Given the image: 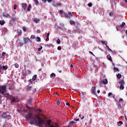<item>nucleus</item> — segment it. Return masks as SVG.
Masks as SVG:
<instances>
[{
  "instance_id": "12",
  "label": "nucleus",
  "mask_w": 127,
  "mask_h": 127,
  "mask_svg": "<svg viewBox=\"0 0 127 127\" xmlns=\"http://www.w3.org/2000/svg\"><path fill=\"white\" fill-rule=\"evenodd\" d=\"M0 89H1V90H4V91H6V86L5 85H3L0 86Z\"/></svg>"
},
{
  "instance_id": "7",
  "label": "nucleus",
  "mask_w": 127,
  "mask_h": 127,
  "mask_svg": "<svg viewBox=\"0 0 127 127\" xmlns=\"http://www.w3.org/2000/svg\"><path fill=\"white\" fill-rule=\"evenodd\" d=\"M17 34L18 35V36H21V34H22V31L20 29H17Z\"/></svg>"
},
{
  "instance_id": "48",
  "label": "nucleus",
  "mask_w": 127,
  "mask_h": 127,
  "mask_svg": "<svg viewBox=\"0 0 127 127\" xmlns=\"http://www.w3.org/2000/svg\"><path fill=\"white\" fill-rule=\"evenodd\" d=\"M123 101H124V99L121 98L119 99V102H123Z\"/></svg>"
},
{
  "instance_id": "50",
  "label": "nucleus",
  "mask_w": 127,
  "mask_h": 127,
  "mask_svg": "<svg viewBox=\"0 0 127 127\" xmlns=\"http://www.w3.org/2000/svg\"><path fill=\"white\" fill-rule=\"evenodd\" d=\"M46 40L47 41H49V37H47V38H46Z\"/></svg>"
},
{
  "instance_id": "29",
  "label": "nucleus",
  "mask_w": 127,
  "mask_h": 127,
  "mask_svg": "<svg viewBox=\"0 0 127 127\" xmlns=\"http://www.w3.org/2000/svg\"><path fill=\"white\" fill-rule=\"evenodd\" d=\"M106 47H107V48H108L109 51H110L111 52H113V50H112V49H111L110 48V47H109L107 45V44H106Z\"/></svg>"
},
{
  "instance_id": "25",
  "label": "nucleus",
  "mask_w": 127,
  "mask_h": 127,
  "mask_svg": "<svg viewBox=\"0 0 127 127\" xmlns=\"http://www.w3.org/2000/svg\"><path fill=\"white\" fill-rule=\"evenodd\" d=\"M117 77L118 78V79H121V78H122V74L119 73L117 75Z\"/></svg>"
},
{
  "instance_id": "36",
  "label": "nucleus",
  "mask_w": 127,
  "mask_h": 127,
  "mask_svg": "<svg viewBox=\"0 0 127 127\" xmlns=\"http://www.w3.org/2000/svg\"><path fill=\"white\" fill-rule=\"evenodd\" d=\"M23 31H24V32H26V27H25V26L23 27Z\"/></svg>"
},
{
  "instance_id": "9",
  "label": "nucleus",
  "mask_w": 127,
  "mask_h": 127,
  "mask_svg": "<svg viewBox=\"0 0 127 127\" xmlns=\"http://www.w3.org/2000/svg\"><path fill=\"white\" fill-rule=\"evenodd\" d=\"M22 8H23L24 10L25 11V9L26 8V7H27V4L22 3Z\"/></svg>"
},
{
  "instance_id": "45",
  "label": "nucleus",
  "mask_w": 127,
  "mask_h": 127,
  "mask_svg": "<svg viewBox=\"0 0 127 127\" xmlns=\"http://www.w3.org/2000/svg\"><path fill=\"white\" fill-rule=\"evenodd\" d=\"M110 16L112 17L113 15H114V13L113 12H111L109 14Z\"/></svg>"
},
{
  "instance_id": "46",
  "label": "nucleus",
  "mask_w": 127,
  "mask_h": 127,
  "mask_svg": "<svg viewBox=\"0 0 127 127\" xmlns=\"http://www.w3.org/2000/svg\"><path fill=\"white\" fill-rule=\"evenodd\" d=\"M112 92L109 93V94H108V97H110V96H112Z\"/></svg>"
},
{
  "instance_id": "35",
  "label": "nucleus",
  "mask_w": 127,
  "mask_h": 127,
  "mask_svg": "<svg viewBox=\"0 0 127 127\" xmlns=\"http://www.w3.org/2000/svg\"><path fill=\"white\" fill-rule=\"evenodd\" d=\"M17 8V5H16V4H15L13 6V10H15V9H16Z\"/></svg>"
},
{
  "instance_id": "44",
  "label": "nucleus",
  "mask_w": 127,
  "mask_h": 127,
  "mask_svg": "<svg viewBox=\"0 0 127 127\" xmlns=\"http://www.w3.org/2000/svg\"><path fill=\"white\" fill-rule=\"evenodd\" d=\"M1 55H2V56H3V57L4 56V55H5V53H4V52H2Z\"/></svg>"
},
{
  "instance_id": "27",
  "label": "nucleus",
  "mask_w": 127,
  "mask_h": 127,
  "mask_svg": "<svg viewBox=\"0 0 127 127\" xmlns=\"http://www.w3.org/2000/svg\"><path fill=\"white\" fill-rule=\"evenodd\" d=\"M36 77H37V75H35L34 76H33L32 77L33 81H35V80H36Z\"/></svg>"
},
{
  "instance_id": "32",
  "label": "nucleus",
  "mask_w": 127,
  "mask_h": 127,
  "mask_svg": "<svg viewBox=\"0 0 127 127\" xmlns=\"http://www.w3.org/2000/svg\"><path fill=\"white\" fill-rule=\"evenodd\" d=\"M5 91L6 90H3L2 91L1 90V91H0V92L1 94L4 95H5V94H4V92H5Z\"/></svg>"
},
{
  "instance_id": "14",
  "label": "nucleus",
  "mask_w": 127,
  "mask_h": 127,
  "mask_svg": "<svg viewBox=\"0 0 127 127\" xmlns=\"http://www.w3.org/2000/svg\"><path fill=\"white\" fill-rule=\"evenodd\" d=\"M107 59H108V60H109V61L113 62V60H112V57H111V56H110V55L107 56Z\"/></svg>"
},
{
  "instance_id": "61",
  "label": "nucleus",
  "mask_w": 127,
  "mask_h": 127,
  "mask_svg": "<svg viewBox=\"0 0 127 127\" xmlns=\"http://www.w3.org/2000/svg\"><path fill=\"white\" fill-rule=\"evenodd\" d=\"M58 105H60V102H59V100L58 101H57Z\"/></svg>"
},
{
  "instance_id": "28",
  "label": "nucleus",
  "mask_w": 127,
  "mask_h": 127,
  "mask_svg": "<svg viewBox=\"0 0 127 127\" xmlns=\"http://www.w3.org/2000/svg\"><path fill=\"white\" fill-rule=\"evenodd\" d=\"M70 23L71 25H75V22L74 21L70 20Z\"/></svg>"
},
{
  "instance_id": "18",
  "label": "nucleus",
  "mask_w": 127,
  "mask_h": 127,
  "mask_svg": "<svg viewBox=\"0 0 127 127\" xmlns=\"http://www.w3.org/2000/svg\"><path fill=\"white\" fill-rule=\"evenodd\" d=\"M74 124H76V122H74L73 121H71L69 124V127H71V126H73Z\"/></svg>"
},
{
  "instance_id": "63",
  "label": "nucleus",
  "mask_w": 127,
  "mask_h": 127,
  "mask_svg": "<svg viewBox=\"0 0 127 127\" xmlns=\"http://www.w3.org/2000/svg\"><path fill=\"white\" fill-rule=\"evenodd\" d=\"M62 5V4L60 3H58V4H57V5H58V6H60V5Z\"/></svg>"
},
{
  "instance_id": "37",
  "label": "nucleus",
  "mask_w": 127,
  "mask_h": 127,
  "mask_svg": "<svg viewBox=\"0 0 127 127\" xmlns=\"http://www.w3.org/2000/svg\"><path fill=\"white\" fill-rule=\"evenodd\" d=\"M61 42V41H60V39H58L57 40V43L58 44H60V43Z\"/></svg>"
},
{
  "instance_id": "1",
  "label": "nucleus",
  "mask_w": 127,
  "mask_h": 127,
  "mask_svg": "<svg viewBox=\"0 0 127 127\" xmlns=\"http://www.w3.org/2000/svg\"><path fill=\"white\" fill-rule=\"evenodd\" d=\"M35 117L36 123H35V125H36L37 127H43V125L45 123L44 120L41 119L38 115H36Z\"/></svg>"
},
{
  "instance_id": "41",
  "label": "nucleus",
  "mask_w": 127,
  "mask_h": 127,
  "mask_svg": "<svg viewBox=\"0 0 127 127\" xmlns=\"http://www.w3.org/2000/svg\"><path fill=\"white\" fill-rule=\"evenodd\" d=\"M41 49H42V46H40V48L38 49V51H41Z\"/></svg>"
},
{
  "instance_id": "17",
  "label": "nucleus",
  "mask_w": 127,
  "mask_h": 127,
  "mask_svg": "<svg viewBox=\"0 0 127 127\" xmlns=\"http://www.w3.org/2000/svg\"><path fill=\"white\" fill-rule=\"evenodd\" d=\"M33 21L35 22V23H38L39 21H40V20L37 19V18H35L33 19Z\"/></svg>"
},
{
  "instance_id": "15",
  "label": "nucleus",
  "mask_w": 127,
  "mask_h": 127,
  "mask_svg": "<svg viewBox=\"0 0 127 127\" xmlns=\"http://www.w3.org/2000/svg\"><path fill=\"white\" fill-rule=\"evenodd\" d=\"M92 92L93 94H95V95H96V87L94 86L92 88Z\"/></svg>"
},
{
  "instance_id": "11",
  "label": "nucleus",
  "mask_w": 127,
  "mask_h": 127,
  "mask_svg": "<svg viewBox=\"0 0 127 127\" xmlns=\"http://www.w3.org/2000/svg\"><path fill=\"white\" fill-rule=\"evenodd\" d=\"M32 88V87L31 86L28 85L26 87V91H31V89Z\"/></svg>"
},
{
  "instance_id": "2",
  "label": "nucleus",
  "mask_w": 127,
  "mask_h": 127,
  "mask_svg": "<svg viewBox=\"0 0 127 127\" xmlns=\"http://www.w3.org/2000/svg\"><path fill=\"white\" fill-rule=\"evenodd\" d=\"M25 118L27 120L31 121V122H29L30 125H35V123H36V119L35 117H33V114H32V113H29Z\"/></svg>"
},
{
  "instance_id": "59",
  "label": "nucleus",
  "mask_w": 127,
  "mask_h": 127,
  "mask_svg": "<svg viewBox=\"0 0 127 127\" xmlns=\"http://www.w3.org/2000/svg\"><path fill=\"white\" fill-rule=\"evenodd\" d=\"M48 2H51L52 1V0H47Z\"/></svg>"
},
{
  "instance_id": "24",
  "label": "nucleus",
  "mask_w": 127,
  "mask_h": 127,
  "mask_svg": "<svg viewBox=\"0 0 127 127\" xmlns=\"http://www.w3.org/2000/svg\"><path fill=\"white\" fill-rule=\"evenodd\" d=\"M26 108L27 109H28V110H29V111H31V110H32V107H30L28 106V105H26Z\"/></svg>"
},
{
  "instance_id": "5",
  "label": "nucleus",
  "mask_w": 127,
  "mask_h": 127,
  "mask_svg": "<svg viewBox=\"0 0 127 127\" xmlns=\"http://www.w3.org/2000/svg\"><path fill=\"white\" fill-rule=\"evenodd\" d=\"M10 100H11V103H16L17 102V98L15 97L11 96L10 98Z\"/></svg>"
},
{
  "instance_id": "13",
  "label": "nucleus",
  "mask_w": 127,
  "mask_h": 127,
  "mask_svg": "<svg viewBox=\"0 0 127 127\" xmlns=\"http://www.w3.org/2000/svg\"><path fill=\"white\" fill-rule=\"evenodd\" d=\"M3 16L4 17H9V14H7V13H3Z\"/></svg>"
},
{
  "instance_id": "20",
  "label": "nucleus",
  "mask_w": 127,
  "mask_h": 127,
  "mask_svg": "<svg viewBox=\"0 0 127 127\" xmlns=\"http://www.w3.org/2000/svg\"><path fill=\"white\" fill-rule=\"evenodd\" d=\"M50 77L51 78H55V77H56V74H55V73H52L51 75H50Z\"/></svg>"
},
{
  "instance_id": "52",
  "label": "nucleus",
  "mask_w": 127,
  "mask_h": 127,
  "mask_svg": "<svg viewBox=\"0 0 127 127\" xmlns=\"http://www.w3.org/2000/svg\"><path fill=\"white\" fill-rule=\"evenodd\" d=\"M27 72H28V73H29V74H31V71L28 70Z\"/></svg>"
},
{
  "instance_id": "57",
  "label": "nucleus",
  "mask_w": 127,
  "mask_h": 127,
  "mask_svg": "<svg viewBox=\"0 0 127 127\" xmlns=\"http://www.w3.org/2000/svg\"><path fill=\"white\" fill-rule=\"evenodd\" d=\"M66 106H70V104L68 102L66 103Z\"/></svg>"
},
{
  "instance_id": "38",
  "label": "nucleus",
  "mask_w": 127,
  "mask_h": 127,
  "mask_svg": "<svg viewBox=\"0 0 127 127\" xmlns=\"http://www.w3.org/2000/svg\"><path fill=\"white\" fill-rule=\"evenodd\" d=\"M114 70H115V72H118V71H120V70H119V68H118L117 67H114Z\"/></svg>"
},
{
  "instance_id": "47",
  "label": "nucleus",
  "mask_w": 127,
  "mask_h": 127,
  "mask_svg": "<svg viewBox=\"0 0 127 127\" xmlns=\"http://www.w3.org/2000/svg\"><path fill=\"white\" fill-rule=\"evenodd\" d=\"M118 124H119L120 125H122L123 124V122L122 121H119Z\"/></svg>"
},
{
  "instance_id": "21",
  "label": "nucleus",
  "mask_w": 127,
  "mask_h": 127,
  "mask_svg": "<svg viewBox=\"0 0 127 127\" xmlns=\"http://www.w3.org/2000/svg\"><path fill=\"white\" fill-rule=\"evenodd\" d=\"M40 41H41V39L40 38V37H37L36 38V42H40Z\"/></svg>"
},
{
  "instance_id": "62",
  "label": "nucleus",
  "mask_w": 127,
  "mask_h": 127,
  "mask_svg": "<svg viewBox=\"0 0 127 127\" xmlns=\"http://www.w3.org/2000/svg\"><path fill=\"white\" fill-rule=\"evenodd\" d=\"M68 14H69V15H72V13L70 12H69Z\"/></svg>"
},
{
  "instance_id": "3",
  "label": "nucleus",
  "mask_w": 127,
  "mask_h": 127,
  "mask_svg": "<svg viewBox=\"0 0 127 127\" xmlns=\"http://www.w3.org/2000/svg\"><path fill=\"white\" fill-rule=\"evenodd\" d=\"M0 119H6L8 121L11 120V116L9 115V112H4L2 114L0 115Z\"/></svg>"
},
{
  "instance_id": "53",
  "label": "nucleus",
  "mask_w": 127,
  "mask_h": 127,
  "mask_svg": "<svg viewBox=\"0 0 127 127\" xmlns=\"http://www.w3.org/2000/svg\"><path fill=\"white\" fill-rule=\"evenodd\" d=\"M75 122H79V119H74Z\"/></svg>"
},
{
  "instance_id": "51",
  "label": "nucleus",
  "mask_w": 127,
  "mask_h": 127,
  "mask_svg": "<svg viewBox=\"0 0 127 127\" xmlns=\"http://www.w3.org/2000/svg\"><path fill=\"white\" fill-rule=\"evenodd\" d=\"M101 43H102V44H105V43H106V42H105V41H102Z\"/></svg>"
},
{
  "instance_id": "60",
  "label": "nucleus",
  "mask_w": 127,
  "mask_h": 127,
  "mask_svg": "<svg viewBox=\"0 0 127 127\" xmlns=\"http://www.w3.org/2000/svg\"><path fill=\"white\" fill-rule=\"evenodd\" d=\"M37 111H38L39 112H41V110L40 109H37Z\"/></svg>"
},
{
  "instance_id": "55",
  "label": "nucleus",
  "mask_w": 127,
  "mask_h": 127,
  "mask_svg": "<svg viewBox=\"0 0 127 127\" xmlns=\"http://www.w3.org/2000/svg\"><path fill=\"white\" fill-rule=\"evenodd\" d=\"M37 33H40V30H37Z\"/></svg>"
},
{
  "instance_id": "40",
  "label": "nucleus",
  "mask_w": 127,
  "mask_h": 127,
  "mask_svg": "<svg viewBox=\"0 0 127 127\" xmlns=\"http://www.w3.org/2000/svg\"><path fill=\"white\" fill-rule=\"evenodd\" d=\"M76 24H77V25L76 26V28H79V26H80L79 23L78 22H77Z\"/></svg>"
},
{
  "instance_id": "39",
  "label": "nucleus",
  "mask_w": 127,
  "mask_h": 127,
  "mask_svg": "<svg viewBox=\"0 0 127 127\" xmlns=\"http://www.w3.org/2000/svg\"><path fill=\"white\" fill-rule=\"evenodd\" d=\"M19 67V65L17 64H15V68H18Z\"/></svg>"
},
{
  "instance_id": "8",
  "label": "nucleus",
  "mask_w": 127,
  "mask_h": 127,
  "mask_svg": "<svg viewBox=\"0 0 127 127\" xmlns=\"http://www.w3.org/2000/svg\"><path fill=\"white\" fill-rule=\"evenodd\" d=\"M16 19V18H15V17H12L10 20V23L11 24H12V23H13V22L15 21Z\"/></svg>"
},
{
  "instance_id": "26",
  "label": "nucleus",
  "mask_w": 127,
  "mask_h": 127,
  "mask_svg": "<svg viewBox=\"0 0 127 127\" xmlns=\"http://www.w3.org/2000/svg\"><path fill=\"white\" fill-rule=\"evenodd\" d=\"M34 1L36 5H38L39 4V1H38V0H34Z\"/></svg>"
},
{
  "instance_id": "16",
  "label": "nucleus",
  "mask_w": 127,
  "mask_h": 127,
  "mask_svg": "<svg viewBox=\"0 0 127 127\" xmlns=\"http://www.w3.org/2000/svg\"><path fill=\"white\" fill-rule=\"evenodd\" d=\"M125 25H126V23L125 22H123L122 24L120 25V27H121V28H124V27H125Z\"/></svg>"
},
{
  "instance_id": "49",
  "label": "nucleus",
  "mask_w": 127,
  "mask_h": 127,
  "mask_svg": "<svg viewBox=\"0 0 127 127\" xmlns=\"http://www.w3.org/2000/svg\"><path fill=\"white\" fill-rule=\"evenodd\" d=\"M58 50H61V47H60V46L58 47Z\"/></svg>"
},
{
  "instance_id": "30",
  "label": "nucleus",
  "mask_w": 127,
  "mask_h": 127,
  "mask_svg": "<svg viewBox=\"0 0 127 127\" xmlns=\"http://www.w3.org/2000/svg\"><path fill=\"white\" fill-rule=\"evenodd\" d=\"M64 16L66 17V18H70V17L69 15H68V14L67 13H64Z\"/></svg>"
},
{
  "instance_id": "19",
  "label": "nucleus",
  "mask_w": 127,
  "mask_h": 127,
  "mask_svg": "<svg viewBox=\"0 0 127 127\" xmlns=\"http://www.w3.org/2000/svg\"><path fill=\"white\" fill-rule=\"evenodd\" d=\"M103 84H108V80L107 79H104L102 81Z\"/></svg>"
},
{
  "instance_id": "10",
  "label": "nucleus",
  "mask_w": 127,
  "mask_h": 127,
  "mask_svg": "<svg viewBox=\"0 0 127 127\" xmlns=\"http://www.w3.org/2000/svg\"><path fill=\"white\" fill-rule=\"evenodd\" d=\"M33 100V99L32 98H30L27 100V103L28 104V105L31 104V103H32Z\"/></svg>"
},
{
  "instance_id": "33",
  "label": "nucleus",
  "mask_w": 127,
  "mask_h": 127,
  "mask_svg": "<svg viewBox=\"0 0 127 127\" xmlns=\"http://www.w3.org/2000/svg\"><path fill=\"white\" fill-rule=\"evenodd\" d=\"M46 46L47 47H51V46H52V44H47L46 45Z\"/></svg>"
},
{
  "instance_id": "23",
  "label": "nucleus",
  "mask_w": 127,
  "mask_h": 127,
  "mask_svg": "<svg viewBox=\"0 0 127 127\" xmlns=\"http://www.w3.org/2000/svg\"><path fill=\"white\" fill-rule=\"evenodd\" d=\"M3 70H7V68H8V67H7V66L5 65H3L2 67Z\"/></svg>"
},
{
  "instance_id": "6",
  "label": "nucleus",
  "mask_w": 127,
  "mask_h": 127,
  "mask_svg": "<svg viewBox=\"0 0 127 127\" xmlns=\"http://www.w3.org/2000/svg\"><path fill=\"white\" fill-rule=\"evenodd\" d=\"M23 41L24 42V44H27L28 42H30V39L28 38H23Z\"/></svg>"
},
{
  "instance_id": "4",
  "label": "nucleus",
  "mask_w": 127,
  "mask_h": 127,
  "mask_svg": "<svg viewBox=\"0 0 127 127\" xmlns=\"http://www.w3.org/2000/svg\"><path fill=\"white\" fill-rule=\"evenodd\" d=\"M119 84L120 85V89L121 90H124L125 89V81L124 79H122L119 82Z\"/></svg>"
},
{
  "instance_id": "56",
  "label": "nucleus",
  "mask_w": 127,
  "mask_h": 127,
  "mask_svg": "<svg viewBox=\"0 0 127 127\" xmlns=\"http://www.w3.org/2000/svg\"><path fill=\"white\" fill-rule=\"evenodd\" d=\"M49 35H50L49 33H48L47 35H46L47 37H49Z\"/></svg>"
},
{
  "instance_id": "43",
  "label": "nucleus",
  "mask_w": 127,
  "mask_h": 127,
  "mask_svg": "<svg viewBox=\"0 0 127 127\" xmlns=\"http://www.w3.org/2000/svg\"><path fill=\"white\" fill-rule=\"evenodd\" d=\"M88 6H89V7H91L92 6V3H89L88 4Z\"/></svg>"
},
{
  "instance_id": "42",
  "label": "nucleus",
  "mask_w": 127,
  "mask_h": 127,
  "mask_svg": "<svg viewBox=\"0 0 127 127\" xmlns=\"http://www.w3.org/2000/svg\"><path fill=\"white\" fill-rule=\"evenodd\" d=\"M31 38H32V39H35V35H32L31 36Z\"/></svg>"
},
{
  "instance_id": "22",
  "label": "nucleus",
  "mask_w": 127,
  "mask_h": 127,
  "mask_svg": "<svg viewBox=\"0 0 127 127\" xmlns=\"http://www.w3.org/2000/svg\"><path fill=\"white\" fill-rule=\"evenodd\" d=\"M5 23V22L4 20H0V25H3Z\"/></svg>"
},
{
  "instance_id": "64",
  "label": "nucleus",
  "mask_w": 127,
  "mask_h": 127,
  "mask_svg": "<svg viewBox=\"0 0 127 127\" xmlns=\"http://www.w3.org/2000/svg\"><path fill=\"white\" fill-rule=\"evenodd\" d=\"M63 12V11L60 10V13H62Z\"/></svg>"
},
{
  "instance_id": "58",
  "label": "nucleus",
  "mask_w": 127,
  "mask_h": 127,
  "mask_svg": "<svg viewBox=\"0 0 127 127\" xmlns=\"http://www.w3.org/2000/svg\"><path fill=\"white\" fill-rule=\"evenodd\" d=\"M42 1L45 3L47 1V0H42Z\"/></svg>"
},
{
  "instance_id": "54",
  "label": "nucleus",
  "mask_w": 127,
  "mask_h": 127,
  "mask_svg": "<svg viewBox=\"0 0 127 127\" xmlns=\"http://www.w3.org/2000/svg\"><path fill=\"white\" fill-rule=\"evenodd\" d=\"M23 113H26L27 112V110H23Z\"/></svg>"
},
{
  "instance_id": "31",
  "label": "nucleus",
  "mask_w": 127,
  "mask_h": 127,
  "mask_svg": "<svg viewBox=\"0 0 127 127\" xmlns=\"http://www.w3.org/2000/svg\"><path fill=\"white\" fill-rule=\"evenodd\" d=\"M30 8H31V4H30L28 6V8H27L28 11H30Z\"/></svg>"
},
{
  "instance_id": "34",
  "label": "nucleus",
  "mask_w": 127,
  "mask_h": 127,
  "mask_svg": "<svg viewBox=\"0 0 127 127\" xmlns=\"http://www.w3.org/2000/svg\"><path fill=\"white\" fill-rule=\"evenodd\" d=\"M47 124H48V125H49V126H50V125H51V124H51V121L50 120H48L47 121Z\"/></svg>"
}]
</instances>
